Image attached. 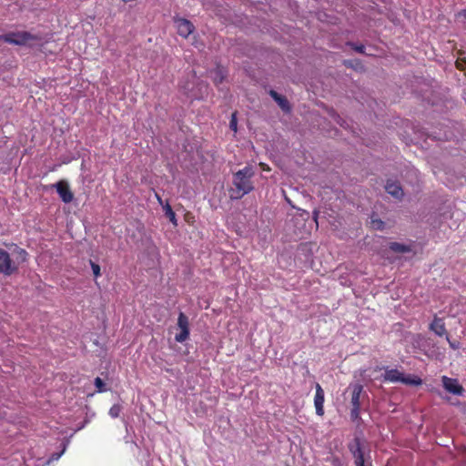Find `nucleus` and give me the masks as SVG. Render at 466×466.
<instances>
[{"mask_svg":"<svg viewBox=\"0 0 466 466\" xmlns=\"http://www.w3.org/2000/svg\"><path fill=\"white\" fill-rule=\"evenodd\" d=\"M254 174L253 168L248 166L233 174L232 184L235 187L229 190L231 199H240L254 189L251 181Z\"/></svg>","mask_w":466,"mask_h":466,"instance_id":"1","label":"nucleus"},{"mask_svg":"<svg viewBox=\"0 0 466 466\" xmlns=\"http://www.w3.org/2000/svg\"><path fill=\"white\" fill-rule=\"evenodd\" d=\"M18 269V266L15 260L10 258L7 251L0 248V272L5 276H11Z\"/></svg>","mask_w":466,"mask_h":466,"instance_id":"4","label":"nucleus"},{"mask_svg":"<svg viewBox=\"0 0 466 466\" xmlns=\"http://www.w3.org/2000/svg\"><path fill=\"white\" fill-rule=\"evenodd\" d=\"M348 448L355 459V463L365 462L364 452L362 451V440L359 436L348 444Z\"/></svg>","mask_w":466,"mask_h":466,"instance_id":"6","label":"nucleus"},{"mask_svg":"<svg viewBox=\"0 0 466 466\" xmlns=\"http://www.w3.org/2000/svg\"><path fill=\"white\" fill-rule=\"evenodd\" d=\"M370 225L376 230H383L385 228V222L375 216H371Z\"/></svg>","mask_w":466,"mask_h":466,"instance_id":"19","label":"nucleus"},{"mask_svg":"<svg viewBox=\"0 0 466 466\" xmlns=\"http://www.w3.org/2000/svg\"><path fill=\"white\" fill-rule=\"evenodd\" d=\"M195 31H191V30H188V31H179V35L184 37V38H188L191 35H193Z\"/></svg>","mask_w":466,"mask_h":466,"instance_id":"31","label":"nucleus"},{"mask_svg":"<svg viewBox=\"0 0 466 466\" xmlns=\"http://www.w3.org/2000/svg\"><path fill=\"white\" fill-rule=\"evenodd\" d=\"M122 410V406L120 404H114L109 410V415L112 418H117Z\"/></svg>","mask_w":466,"mask_h":466,"instance_id":"22","label":"nucleus"},{"mask_svg":"<svg viewBox=\"0 0 466 466\" xmlns=\"http://www.w3.org/2000/svg\"><path fill=\"white\" fill-rule=\"evenodd\" d=\"M456 21L458 23H466V10H461L456 15Z\"/></svg>","mask_w":466,"mask_h":466,"instance_id":"28","label":"nucleus"},{"mask_svg":"<svg viewBox=\"0 0 466 466\" xmlns=\"http://www.w3.org/2000/svg\"><path fill=\"white\" fill-rule=\"evenodd\" d=\"M332 118L336 123H338L340 127H345L347 126V122L336 112H332L331 115Z\"/></svg>","mask_w":466,"mask_h":466,"instance_id":"24","label":"nucleus"},{"mask_svg":"<svg viewBox=\"0 0 466 466\" xmlns=\"http://www.w3.org/2000/svg\"><path fill=\"white\" fill-rule=\"evenodd\" d=\"M163 208L165 210V215L166 217L174 224V225H177V218H176V214L175 212L173 211L171 206L167 203L165 206H163Z\"/></svg>","mask_w":466,"mask_h":466,"instance_id":"21","label":"nucleus"},{"mask_svg":"<svg viewBox=\"0 0 466 466\" xmlns=\"http://www.w3.org/2000/svg\"><path fill=\"white\" fill-rule=\"evenodd\" d=\"M158 202L162 205V199L158 195H156Z\"/></svg>","mask_w":466,"mask_h":466,"instance_id":"33","label":"nucleus"},{"mask_svg":"<svg viewBox=\"0 0 466 466\" xmlns=\"http://www.w3.org/2000/svg\"><path fill=\"white\" fill-rule=\"evenodd\" d=\"M319 211L315 209L313 211V219L314 221L316 222V224L318 225V218H319Z\"/></svg>","mask_w":466,"mask_h":466,"instance_id":"32","label":"nucleus"},{"mask_svg":"<svg viewBox=\"0 0 466 466\" xmlns=\"http://www.w3.org/2000/svg\"><path fill=\"white\" fill-rule=\"evenodd\" d=\"M174 23H175V25L178 29H180V28L195 29L193 24L189 20H187L186 18H181V17H178V16H175L174 17Z\"/></svg>","mask_w":466,"mask_h":466,"instance_id":"17","label":"nucleus"},{"mask_svg":"<svg viewBox=\"0 0 466 466\" xmlns=\"http://www.w3.org/2000/svg\"><path fill=\"white\" fill-rule=\"evenodd\" d=\"M62 445H63L62 451L60 452H54L51 455L50 460L56 461L62 456V454L65 452V451L66 449V443L64 442Z\"/></svg>","mask_w":466,"mask_h":466,"instance_id":"29","label":"nucleus"},{"mask_svg":"<svg viewBox=\"0 0 466 466\" xmlns=\"http://www.w3.org/2000/svg\"><path fill=\"white\" fill-rule=\"evenodd\" d=\"M350 392V404L352 406L350 410V419L353 421L360 420V409L361 400L367 396L363 390V386L360 383H351L347 388L345 393Z\"/></svg>","mask_w":466,"mask_h":466,"instance_id":"2","label":"nucleus"},{"mask_svg":"<svg viewBox=\"0 0 466 466\" xmlns=\"http://www.w3.org/2000/svg\"><path fill=\"white\" fill-rule=\"evenodd\" d=\"M95 386L98 392H104L106 390L105 382L99 377L95 379Z\"/></svg>","mask_w":466,"mask_h":466,"instance_id":"23","label":"nucleus"},{"mask_svg":"<svg viewBox=\"0 0 466 466\" xmlns=\"http://www.w3.org/2000/svg\"><path fill=\"white\" fill-rule=\"evenodd\" d=\"M343 65L348 67V68H351L355 71H363L364 70V66L361 63L360 60L359 59H346L343 61Z\"/></svg>","mask_w":466,"mask_h":466,"instance_id":"15","label":"nucleus"},{"mask_svg":"<svg viewBox=\"0 0 466 466\" xmlns=\"http://www.w3.org/2000/svg\"><path fill=\"white\" fill-rule=\"evenodd\" d=\"M385 190L388 194L391 195L397 199L402 198L404 193L400 187V185L395 181H387V184L385 186Z\"/></svg>","mask_w":466,"mask_h":466,"instance_id":"11","label":"nucleus"},{"mask_svg":"<svg viewBox=\"0 0 466 466\" xmlns=\"http://www.w3.org/2000/svg\"><path fill=\"white\" fill-rule=\"evenodd\" d=\"M442 384L444 389L454 395L461 396L464 392L463 387L459 383L456 379L442 377Z\"/></svg>","mask_w":466,"mask_h":466,"instance_id":"8","label":"nucleus"},{"mask_svg":"<svg viewBox=\"0 0 466 466\" xmlns=\"http://www.w3.org/2000/svg\"><path fill=\"white\" fill-rule=\"evenodd\" d=\"M229 128L235 132H237L238 130L237 112H234L231 115V118L229 121Z\"/></svg>","mask_w":466,"mask_h":466,"instance_id":"25","label":"nucleus"},{"mask_svg":"<svg viewBox=\"0 0 466 466\" xmlns=\"http://www.w3.org/2000/svg\"><path fill=\"white\" fill-rule=\"evenodd\" d=\"M14 252H15V254H16V258H15L16 264L25 262L26 260L27 252L25 249L20 248L17 246H15Z\"/></svg>","mask_w":466,"mask_h":466,"instance_id":"20","label":"nucleus"},{"mask_svg":"<svg viewBox=\"0 0 466 466\" xmlns=\"http://www.w3.org/2000/svg\"><path fill=\"white\" fill-rule=\"evenodd\" d=\"M400 382L405 385L418 386L422 383V380L416 376H405L404 374H402V380H400Z\"/></svg>","mask_w":466,"mask_h":466,"instance_id":"18","label":"nucleus"},{"mask_svg":"<svg viewBox=\"0 0 466 466\" xmlns=\"http://www.w3.org/2000/svg\"><path fill=\"white\" fill-rule=\"evenodd\" d=\"M356 466H365L364 462L355 463Z\"/></svg>","mask_w":466,"mask_h":466,"instance_id":"34","label":"nucleus"},{"mask_svg":"<svg viewBox=\"0 0 466 466\" xmlns=\"http://www.w3.org/2000/svg\"><path fill=\"white\" fill-rule=\"evenodd\" d=\"M349 46H351L352 49H354L356 52L358 53H361V54H364V49H365V46L363 45H358V44H355V43H348Z\"/></svg>","mask_w":466,"mask_h":466,"instance_id":"27","label":"nucleus"},{"mask_svg":"<svg viewBox=\"0 0 466 466\" xmlns=\"http://www.w3.org/2000/svg\"><path fill=\"white\" fill-rule=\"evenodd\" d=\"M323 403H324V390H322L321 386L319 383H317L314 404H315V408H316V413L319 416H322L324 414Z\"/></svg>","mask_w":466,"mask_h":466,"instance_id":"10","label":"nucleus"},{"mask_svg":"<svg viewBox=\"0 0 466 466\" xmlns=\"http://www.w3.org/2000/svg\"><path fill=\"white\" fill-rule=\"evenodd\" d=\"M430 329L440 337L447 334L445 324L442 319L437 317H435L433 321L430 324Z\"/></svg>","mask_w":466,"mask_h":466,"instance_id":"13","label":"nucleus"},{"mask_svg":"<svg viewBox=\"0 0 466 466\" xmlns=\"http://www.w3.org/2000/svg\"><path fill=\"white\" fill-rule=\"evenodd\" d=\"M91 268L93 271V274L96 278L99 277L101 275L100 273V266L92 260H90Z\"/></svg>","mask_w":466,"mask_h":466,"instance_id":"26","label":"nucleus"},{"mask_svg":"<svg viewBox=\"0 0 466 466\" xmlns=\"http://www.w3.org/2000/svg\"><path fill=\"white\" fill-rule=\"evenodd\" d=\"M5 40L9 44L17 46H33V42L39 40L40 37L32 35L27 31H11L9 34L0 36V40Z\"/></svg>","mask_w":466,"mask_h":466,"instance_id":"3","label":"nucleus"},{"mask_svg":"<svg viewBox=\"0 0 466 466\" xmlns=\"http://www.w3.org/2000/svg\"><path fill=\"white\" fill-rule=\"evenodd\" d=\"M52 187H56V191L65 203H70L74 198V194L70 190L69 185L66 181L61 180L52 185Z\"/></svg>","mask_w":466,"mask_h":466,"instance_id":"7","label":"nucleus"},{"mask_svg":"<svg viewBox=\"0 0 466 466\" xmlns=\"http://www.w3.org/2000/svg\"><path fill=\"white\" fill-rule=\"evenodd\" d=\"M177 326L180 329V332L176 334L175 339L177 342H184L189 337V322L188 318L180 312L177 318Z\"/></svg>","mask_w":466,"mask_h":466,"instance_id":"5","label":"nucleus"},{"mask_svg":"<svg viewBox=\"0 0 466 466\" xmlns=\"http://www.w3.org/2000/svg\"><path fill=\"white\" fill-rule=\"evenodd\" d=\"M389 248L394 252V253H413L415 254V251L413 250L412 245H406L399 242H390L389 244Z\"/></svg>","mask_w":466,"mask_h":466,"instance_id":"12","label":"nucleus"},{"mask_svg":"<svg viewBox=\"0 0 466 466\" xmlns=\"http://www.w3.org/2000/svg\"><path fill=\"white\" fill-rule=\"evenodd\" d=\"M446 339L449 342V345L453 350H458L460 348V342L457 340H451L450 337L446 335Z\"/></svg>","mask_w":466,"mask_h":466,"instance_id":"30","label":"nucleus"},{"mask_svg":"<svg viewBox=\"0 0 466 466\" xmlns=\"http://www.w3.org/2000/svg\"><path fill=\"white\" fill-rule=\"evenodd\" d=\"M402 374L396 369L390 370L389 368H385V373L382 375L384 380H388L390 382H400L402 380Z\"/></svg>","mask_w":466,"mask_h":466,"instance_id":"14","label":"nucleus"},{"mask_svg":"<svg viewBox=\"0 0 466 466\" xmlns=\"http://www.w3.org/2000/svg\"><path fill=\"white\" fill-rule=\"evenodd\" d=\"M268 94L284 113L291 112L292 107L286 96L279 95L277 91L272 89L269 91Z\"/></svg>","mask_w":466,"mask_h":466,"instance_id":"9","label":"nucleus"},{"mask_svg":"<svg viewBox=\"0 0 466 466\" xmlns=\"http://www.w3.org/2000/svg\"><path fill=\"white\" fill-rule=\"evenodd\" d=\"M211 78L213 79V82L215 85L218 86L223 82L225 79V73L222 67H217L216 69L212 70L210 72Z\"/></svg>","mask_w":466,"mask_h":466,"instance_id":"16","label":"nucleus"}]
</instances>
